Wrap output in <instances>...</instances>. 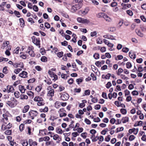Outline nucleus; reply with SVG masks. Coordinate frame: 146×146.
Instances as JSON below:
<instances>
[{"mask_svg":"<svg viewBox=\"0 0 146 146\" xmlns=\"http://www.w3.org/2000/svg\"><path fill=\"white\" fill-rule=\"evenodd\" d=\"M6 104L10 107L13 108L17 105L18 102L14 98L12 97L10 98V100L6 102Z\"/></svg>","mask_w":146,"mask_h":146,"instance_id":"f257e3e1","label":"nucleus"},{"mask_svg":"<svg viewBox=\"0 0 146 146\" xmlns=\"http://www.w3.org/2000/svg\"><path fill=\"white\" fill-rule=\"evenodd\" d=\"M47 90H48L47 94V96L52 97L54 96V91L52 89L51 87L50 86H48L47 88Z\"/></svg>","mask_w":146,"mask_h":146,"instance_id":"f03ea898","label":"nucleus"},{"mask_svg":"<svg viewBox=\"0 0 146 146\" xmlns=\"http://www.w3.org/2000/svg\"><path fill=\"white\" fill-rule=\"evenodd\" d=\"M33 47L32 46L28 47L27 50L26 51L27 53H28L31 56L34 57L35 56V54L33 51Z\"/></svg>","mask_w":146,"mask_h":146,"instance_id":"7ed1b4c3","label":"nucleus"},{"mask_svg":"<svg viewBox=\"0 0 146 146\" xmlns=\"http://www.w3.org/2000/svg\"><path fill=\"white\" fill-rule=\"evenodd\" d=\"M32 39L33 42L37 46H39L40 47V41L39 38H36L35 36H33L32 37Z\"/></svg>","mask_w":146,"mask_h":146,"instance_id":"20e7f679","label":"nucleus"},{"mask_svg":"<svg viewBox=\"0 0 146 146\" xmlns=\"http://www.w3.org/2000/svg\"><path fill=\"white\" fill-rule=\"evenodd\" d=\"M6 123L4 122V123L1 126V128L3 130H5L6 129H9L12 127V125L10 123H9L7 125H6Z\"/></svg>","mask_w":146,"mask_h":146,"instance_id":"39448f33","label":"nucleus"},{"mask_svg":"<svg viewBox=\"0 0 146 146\" xmlns=\"http://www.w3.org/2000/svg\"><path fill=\"white\" fill-rule=\"evenodd\" d=\"M77 21L80 23H88L90 22L89 20L84 19L81 17H78L77 19Z\"/></svg>","mask_w":146,"mask_h":146,"instance_id":"423d86ee","label":"nucleus"},{"mask_svg":"<svg viewBox=\"0 0 146 146\" xmlns=\"http://www.w3.org/2000/svg\"><path fill=\"white\" fill-rule=\"evenodd\" d=\"M65 112L66 111L64 108H60L58 111V113L59 114L60 117H62L66 116L67 114L65 113Z\"/></svg>","mask_w":146,"mask_h":146,"instance_id":"0eeeda50","label":"nucleus"},{"mask_svg":"<svg viewBox=\"0 0 146 146\" xmlns=\"http://www.w3.org/2000/svg\"><path fill=\"white\" fill-rule=\"evenodd\" d=\"M37 112L35 111L32 110L29 112V115L30 118L32 119H34V117L37 116Z\"/></svg>","mask_w":146,"mask_h":146,"instance_id":"6e6552de","label":"nucleus"},{"mask_svg":"<svg viewBox=\"0 0 146 146\" xmlns=\"http://www.w3.org/2000/svg\"><path fill=\"white\" fill-rule=\"evenodd\" d=\"M53 139L54 140L57 141V143H59L61 140V138L57 134L54 135L53 136Z\"/></svg>","mask_w":146,"mask_h":146,"instance_id":"1a4fd4ad","label":"nucleus"},{"mask_svg":"<svg viewBox=\"0 0 146 146\" xmlns=\"http://www.w3.org/2000/svg\"><path fill=\"white\" fill-rule=\"evenodd\" d=\"M69 97V95L67 93H64L62 94L61 96V99L63 100H67Z\"/></svg>","mask_w":146,"mask_h":146,"instance_id":"9d476101","label":"nucleus"},{"mask_svg":"<svg viewBox=\"0 0 146 146\" xmlns=\"http://www.w3.org/2000/svg\"><path fill=\"white\" fill-rule=\"evenodd\" d=\"M19 76L23 78H26L27 77V73L26 71H23L21 73L19 74Z\"/></svg>","mask_w":146,"mask_h":146,"instance_id":"9b49d317","label":"nucleus"},{"mask_svg":"<svg viewBox=\"0 0 146 146\" xmlns=\"http://www.w3.org/2000/svg\"><path fill=\"white\" fill-rule=\"evenodd\" d=\"M104 37L105 38L112 40H115V37L110 35H104Z\"/></svg>","mask_w":146,"mask_h":146,"instance_id":"f8f14e48","label":"nucleus"},{"mask_svg":"<svg viewBox=\"0 0 146 146\" xmlns=\"http://www.w3.org/2000/svg\"><path fill=\"white\" fill-rule=\"evenodd\" d=\"M19 89L21 93H24L26 89L25 88L24 86L21 85H20L19 87Z\"/></svg>","mask_w":146,"mask_h":146,"instance_id":"ddd939ff","label":"nucleus"},{"mask_svg":"<svg viewBox=\"0 0 146 146\" xmlns=\"http://www.w3.org/2000/svg\"><path fill=\"white\" fill-rule=\"evenodd\" d=\"M104 18L107 22H111L112 21V19L106 14L104 16Z\"/></svg>","mask_w":146,"mask_h":146,"instance_id":"4468645a","label":"nucleus"},{"mask_svg":"<svg viewBox=\"0 0 146 146\" xmlns=\"http://www.w3.org/2000/svg\"><path fill=\"white\" fill-rule=\"evenodd\" d=\"M135 31L137 34V35L141 37H143V34L142 33L140 30L138 29H136Z\"/></svg>","mask_w":146,"mask_h":146,"instance_id":"2eb2a0df","label":"nucleus"},{"mask_svg":"<svg viewBox=\"0 0 146 146\" xmlns=\"http://www.w3.org/2000/svg\"><path fill=\"white\" fill-rule=\"evenodd\" d=\"M89 11V9L88 8H86L85 9L84 11H80V12L83 15H85L87 14Z\"/></svg>","mask_w":146,"mask_h":146,"instance_id":"dca6fc26","label":"nucleus"},{"mask_svg":"<svg viewBox=\"0 0 146 146\" xmlns=\"http://www.w3.org/2000/svg\"><path fill=\"white\" fill-rule=\"evenodd\" d=\"M111 76V74L110 73H108L106 75L103 74L102 76V78H103L106 79H109Z\"/></svg>","mask_w":146,"mask_h":146,"instance_id":"f3484780","label":"nucleus"},{"mask_svg":"<svg viewBox=\"0 0 146 146\" xmlns=\"http://www.w3.org/2000/svg\"><path fill=\"white\" fill-rule=\"evenodd\" d=\"M43 99L41 97L37 96L35 97L34 98V101H37L38 102L41 101H43Z\"/></svg>","mask_w":146,"mask_h":146,"instance_id":"a211bd4d","label":"nucleus"},{"mask_svg":"<svg viewBox=\"0 0 146 146\" xmlns=\"http://www.w3.org/2000/svg\"><path fill=\"white\" fill-rule=\"evenodd\" d=\"M29 108V105H26L23 108L22 111L23 113L27 112Z\"/></svg>","mask_w":146,"mask_h":146,"instance_id":"6ab92c4d","label":"nucleus"},{"mask_svg":"<svg viewBox=\"0 0 146 146\" xmlns=\"http://www.w3.org/2000/svg\"><path fill=\"white\" fill-rule=\"evenodd\" d=\"M129 54L130 58L133 59H135L136 58L135 54L133 52H130L129 53Z\"/></svg>","mask_w":146,"mask_h":146,"instance_id":"aec40b11","label":"nucleus"},{"mask_svg":"<svg viewBox=\"0 0 146 146\" xmlns=\"http://www.w3.org/2000/svg\"><path fill=\"white\" fill-rule=\"evenodd\" d=\"M48 110V108L46 106L44 108H41L39 109V111L40 112H46Z\"/></svg>","mask_w":146,"mask_h":146,"instance_id":"412c9836","label":"nucleus"},{"mask_svg":"<svg viewBox=\"0 0 146 146\" xmlns=\"http://www.w3.org/2000/svg\"><path fill=\"white\" fill-rule=\"evenodd\" d=\"M7 92L8 93L11 92H12L13 90V88L9 86H7Z\"/></svg>","mask_w":146,"mask_h":146,"instance_id":"4be33fe9","label":"nucleus"},{"mask_svg":"<svg viewBox=\"0 0 146 146\" xmlns=\"http://www.w3.org/2000/svg\"><path fill=\"white\" fill-rule=\"evenodd\" d=\"M56 133L58 134H62L63 133V131L59 127H57L56 129Z\"/></svg>","mask_w":146,"mask_h":146,"instance_id":"5701e85b","label":"nucleus"},{"mask_svg":"<svg viewBox=\"0 0 146 146\" xmlns=\"http://www.w3.org/2000/svg\"><path fill=\"white\" fill-rule=\"evenodd\" d=\"M121 120L123 123H126V122L128 121L129 118L127 117H123L122 118Z\"/></svg>","mask_w":146,"mask_h":146,"instance_id":"b1692460","label":"nucleus"},{"mask_svg":"<svg viewBox=\"0 0 146 146\" xmlns=\"http://www.w3.org/2000/svg\"><path fill=\"white\" fill-rule=\"evenodd\" d=\"M9 44V41H7L5 42H4L1 47V48L4 49V48L7 46Z\"/></svg>","mask_w":146,"mask_h":146,"instance_id":"393cba45","label":"nucleus"},{"mask_svg":"<svg viewBox=\"0 0 146 146\" xmlns=\"http://www.w3.org/2000/svg\"><path fill=\"white\" fill-rule=\"evenodd\" d=\"M108 30L110 32H113L116 30V28L114 27H110L108 28Z\"/></svg>","mask_w":146,"mask_h":146,"instance_id":"a878e982","label":"nucleus"},{"mask_svg":"<svg viewBox=\"0 0 146 146\" xmlns=\"http://www.w3.org/2000/svg\"><path fill=\"white\" fill-rule=\"evenodd\" d=\"M27 94L28 96H30L32 98H33L34 97V93L31 91H29Z\"/></svg>","mask_w":146,"mask_h":146,"instance_id":"bb28decb","label":"nucleus"},{"mask_svg":"<svg viewBox=\"0 0 146 146\" xmlns=\"http://www.w3.org/2000/svg\"><path fill=\"white\" fill-rule=\"evenodd\" d=\"M105 15V14L103 13H100L97 15V17L99 18L102 17H103L104 18V16Z\"/></svg>","mask_w":146,"mask_h":146,"instance_id":"cd10ccee","label":"nucleus"},{"mask_svg":"<svg viewBox=\"0 0 146 146\" xmlns=\"http://www.w3.org/2000/svg\"><path fill=\"white\" fill-rule=\"evenodd\" d=\"M93 57L95 59H98L100 57L99 54L98 53H95Z\"/></svg>","mask_w":146,"mask_h":146,"instance_id":"c85d7f7f","label":"nucleus"},{"mask_svg":"<svg viewBox=\"0 0 146 146\" xmlns=\"http://www.w3.org/2000/svg\"><path fill=\"white\" fill-rule=\"evenodd\" d=\"M40 60H41L42 62H45L47 61V58L45 56H42Z\"/></svg>","mask_w":146,"mask_h":146,"instance_id":"c756f323","label":"nucleus"},{"mask_svg":"<svg viewBox=\"0 0 146 146\" xmlns=\"http://www.w3.org/2000/svg\"><path fill=\"white\" fill-rule=\"evenodd\" d=\"M28 98V96L24 94L22 95L20 98L21 100L23 99H27Z\"/></svg>","mask_w":146,"mask_h":146,"instance_id":"7c9ffc66","label":"nucleus"},{"mask_svg":"<svg viewBox=\"0 0 146 146\" xmlns=\"http://www.w3.org/2000/svg\"><path fill=\"white\" fill-rule=\"evenodd\" d=\"M74 5L76 7V8L77 9V10H78L79 9H80L82 6V5H81L77 3Z\"/></svg>","mask_w":146,"mask_h":146,"instance_id":"2f4dec72","label":"nucleus"},{"mask_svg":"<svg viewBox=\"0 0 146 146\" xmlns=\"http://www.w3.org/2000/svg\"><path fill=\"white\" fill-rule=\"evenodd\" d=\"M22 144L23 146H27L28 144L27 141L26 140H23L22 141Z\"/></svg>","mask_w":146,"mask_h":146,"instance_id":"473e14b6","label":"nucleus"},{"mask_svg":"<svg viewBox=\"0 0 146 146\" xmlns=\"http://www.w3.org/2000/svg\"><path fill=\"white\" fill-rule=\"evenodd\" d=\"M64 89V87L62 86H60L58 87V89L57 90L58 92H61Z\"/></svg>","mask_w":146,"mask_h":146,"instance_id":"72a5a7b5","label":"nucleus"},{"mask_svg":"<svg viewBox=\"0 0 146 146\" xmlns=\"http://www.w3.org/2000/svg\"><path fill=\"white\" fill-rule=\"evenodd\" d=\"M60 102H56L55 103V107L56 108H59L60 107Z\"/></svg>","mask_w":146,"mask_h":146,"instance_id":"f704fd0d","label":"nucleus"},{"mask_svg":"<svg viewBox=\"0 0 146 146\" xmlns=\"http://www.w3.org/2000/svg\"><path fill=\"white\" fill-rule=\"evenodd\" d=\"M24 124H21L19 126V128L20 131H23V130L24 129Z\"/></svg>","mask_w":146,"mask_h":146,"instance_id":"c9c22d12","label":"nucleus"},{"mask_svg":"<svg viewBox=\"0 0 146 146\" xmlns=\"http://www.w3.org/2000/svg\"><path fill=\"white\" fill-rule=\"evenodd\" d=\"M12 133V131L11 130H6L5 132V134L7 135H11Z\"/></svg>","mask_w":146,"mask_h":146,"instance_id":"e433bc0d","label":"nucleus"},{"mask_svg":"<svg viewBox=\"0 0 146 146\" xmlns=\"http://www.w3.org/2000/svg\"><path fill=\"white\" fill-rule=\"evenodd\" d=\"M83 80V78H78L76 80V82L77 83V84H80V83L82 82Z\"/></svg>","mask_w":146,"mask_h":146,"instance_id":"4c0bfd02","label":"nucleus"},{"mask_svg":"<svg viewBox=\"0 0 146 146\" xmlns=\"http://www.w3.org/2000/svg\"><path fill=\"white\" fill-rule=\"evenodd\" d=\"M14 13L17 16V17L18 18L20 17V14L19 11L15 10L14 11Z\"/></svg>","mask_w":146,"mask_h":146,"instance_id":"58836bf2","label":"nucleus"},{"mask_svg":"<svg viewBox=\"0 0 146 146\" xmlns=\"http://www.w3.org/2000/svg\"><path fill=\"white\" fill-rule=\"evenodd\" d=\"M44 104V103L43 101H39L37 103V105L39 106H43Z\"/></svg>","mask_w":146,"mask_h":146,"instance_id":"ea45409f","label":"nucleus"},{"mask_svg":"<svg viewBox=\"0 0 146 146\" xmlns=\"http://www.w3.org/2000/svg\"><path fill=\"white\" fill-rule=\"evenodd\" d=\"M97 34V32L96 31H94L91 32L90 33L91 36L92 37H94L96 36Z\"/></svg>","mask_w":146,"mask_h":146,"instance_id":"a19ab883","label":"nucleus"},{"mask_svg":"<svg viewBox=\"0 0 146 146\" xmlns=\"http://www.w3.org/2000/svg\"><path fill=\"white\" fill-rule=\"evenodd\" d=\"M135 138V137L134 135H131L129 136V141H131L134 140Z\"/></svg>","mask_w":146,"mask_h":146,"instance_id":"79ce46f5","label":"nucleus"},{"mask_svg":"<svg viewBox=\"0 0 146 146\" xmlns=\"http://www.w3.org/2000/svg\"><path fill=\"white\" fill-rule=\"evenodd\" d=\"M90 91L88 90H86L85 91L84 94L83 95L84 96L86 95H89L90 94Z\"/></svg>","mask_w":146,"mask_h":146,"instance_id":"37998d69","label":"nucleus"},{"mask_svg":"<svg viewBox=\"0 0 146 146\" xmlns=\"http://www.w3.org/2000/svg\"><path fill=\"white\" fill-rule=\"evenodd\" d=\"M111 138V136L110 135H108L106 137L105 139V140L106 141L108 142L109 141Z\"/></svg>","mask_w":146,"mask_h":146,"instance_id":"c03bdc74","label":"nucleus"},{"mask_svg":"<svg viewBox=\"0 0 146 146\" xmlns=\"http://www.w3.org/2000/svg\"><path fill=\"white\" fill-rule=\"evenodd\" d=\"M63 53L62 51L59 52L57 54V56L59 58H60L63 56Z\"/></svg>","mask_w":146,"mask_h":146,"instance_id":"a18cd8bd","label":"nucleus"},{"mask_svg":"<svg viewBox=\"0 0 146 146\" xmlns=\"http://www.w3.org/2000/svg\"><path fill=\"white\" fill-rule=\"evenodd\" d=\"M87 133H82L81 134V136L84 139H85L87 136Z\"/></svg>","mask_w":146,"mask_h":146,"instance_id":"49530a36","label":"nucleus"},{"mask_svg":"<svg viewBox=\"0 0 146 146\" xmlns=\"http://www.w3.org/2000/svg\"><path fill=\"white\" fill-rule=\"evenodd\" d=\"M129 49L127 47H125L123 48L122 51L123 52L127 53L129 51Z\"/></svg>","mask_w":146,"mask_h":146,"instance_id":"de8ad7c7","label":"nucleus"},{"mask_svg":"<svg viewBox=\"0 0 146 146\" xmlns=\"http://www.w3.org/2000/svg\"><path fill=\"white\" fill-rule=\"evenodd\" d=\"M78 10L76 8V7L74 5H73L71 9V10L72 12H75L76 11Z\"/></svg>","mask_w":146,"mask_h":146,"instance_id":"09e8293b","label":"nucleus"},{"mask_svg":"<svg viewBox=\"0 0 146 146\" xmlns=\"http://www.w3.org/2000/svg\"><path fill=\"white\" fill-rule=\"evenodd\" d=\"M92 118L94 119L93 121L95 122H99L100 121V119L98 117L96 118H93V117H92Z\"/></svg>","mask_w":146,"mask_h":146,"instance_id":"8fccbe9b","label":"nucleus"},{"mask_svg":"<svg viewBox=\"0 0 146 146\" xmlns=\"http://www.w3.org/2000/svg\"><path fill=\"white\" fill-rule=\"evenodd\" d=\"M79 133H81L82 132L83 130V129L82 127L78 128L76 129Z\"/></svg>","mask_w":146,"mask_h":146,"instance_id":"3c124183","label":"nucleus"},{"mask_svg":"<svg viewBox=\"0 0 146 146\" xmlns=\"http://www.w3.org/2000/svg\"><path fill=\"white\" fill-rule=\"evenodd\" d=\"M112 85L111 82H108L106 85V87L107 88H109Z\"/></svg>","mask_w":146,"mask_h":146,"instance_id":"603ef678","label":"nucleus"},{"mask_svg":"<svg viewBox=\"0 0 146 146\" xmlns=\"http://www.w3.org/2000/svg\"><path fill=\"white\" fill-rule=\"evenodd\" d=\"M120 111L121 113L123 114H126L127 112L126 110L123 108L121 109L120 110Z\"/></svg>","mask_w":146,"mask_h":146,"instance_id":"864d4df0","label":"nucleus"},{"mask_svg":"<svg viewBox=\"0 0 146 146\" xmlns=\"http://www.w3.org/2000/svg\"><path fill=\"white\" fill-rule=\"evenodd\" d=\"M46 116V115L44 113H42L40 115V117L42 118H44V122L46 120V118H45Z\"/></svg>","mask_w":146,"mask_h":146,"instance_id":"5fc2aeb1","label":"nucleus"},{"mask_svg":"<svg viewBox=\"0 0 146 146\" xmlns=\"http://www.w3.org/2000/svg\"><path fill=\"white\" fill-rule=\"evenodd\" d=\"M132 94L133 95H138L139 94L138 92L136 90H134L132 92Z\"/></svg>","mask_w":146,"mask_h":146,"instance_id":"6e6d98bb","label":"nucleus"},{"mask_svg":"<svg viewBox=\"0 0 146 146\" xmlns=\"http://www.w3.org/2000/svg\"><path fill=\"white\" fill-rule=\"evenodd\" d=\"M82 0H75V2L77 3V4L82 5Z\"/></svg>","mask_w":146,"mask_h":146,"instance_id":"4d7b16f0","label":"nucleus"},{"mask_svg":"<svg viewBox=\"0 0 146 146\" xmlns=\"http://www.w3.org/2000/svg\"><path fill=\"white\" fill-rule=\"evenodd\" d=\"M123 70L121 68H119L118 70V72L117 73V75H119L120 73H122L123 72Z\"/></svg>","mask_w":146,"mask_h":146,"instance_id":"13d9d810","label":"nucleus"},{"mask_svg":"<svg viewBox=\"0 0 146 146\" xmlns=\"http://www.w3.org/2000/svg\"><path fill=\"white\" fill-rule=\"evenodd\" d=\"M20 22L21 23V24H22V26H23L25 25V22L23 18H21L19 19Z\"/></svg>","mask_w":146,"mask_h":146,"instance_id":"bf43d9fd","label":"nucleus"},{"mask_svg":"<svg viewBox=\"0 0 146 146\" xmlns=\"http://www.w3.org/2000/svg\"><path fill=\"white\" fill-rule=\"evenodd\" d=\"M84 121L87 124L89 125L91 124V122L90 121L86 118H85Z\"/></svg>","mask_w":146,"mask_h":146,"instance_id":"052dcab7","label":"nucleus"},{"mask_svg":"<svg viewBox=\"0 0 146 146\" xmlns=\"http://www.w3.org/2000/svg\"><path fill=\"white\" fill-rule=\"evenodd\" d=\"M41 87L40 86H38L35 88V90L37 92H40L41 89Z\"/></svg>","mask_w":146,"mask_h":146,"instance_id":"680f3d73","label":"nucleus"},{"mask_svg":"<svg viewBox=\"0 0 146 146\" xmlns=\"http://www.w3.org/2000/svg\"><path fill=\"white\" fill-rule=\"evenodd\" d=\"M127 68H129L132 66V65L131 63L130 62H127L126 63Z\"/></svg>","mask_w":146,"mask_h":146,"instance_id":"e2e57ef3","label":"nucleus"},{"mask_svg":"<svg viewBox=\"0 0 146 146\" xmlns=\"http://www.w3.org/2000/svg\"><path fill=\"white\" fill-rule=\"evenodd\" d=\"M22 70V69L21 68H17L15 69L14 70V72L16 74H17L19 73L20 71Z\"/></svg>","mask_w":146,"mask_h":146,"instance_id":"0e129e2a","label":"nucleus"},{"mask_svg":"<svg viewBox=\"0 0 146 146\" xmlns=\"http://www.w3.org/2000/svg\"><path fill=\"white\" fill-rule=\"evenodd\" d=\"M91 76L92 77V79L93 80H96V78L94 74L93 73H92L91 74Z\"/></svg>","mask_w":146,"mask_h":146,"instance_id":"69168bd1","label":"nucleus"},{"mask_svg":"<svg viewBox=\"0 0 146 146\" xmlns=\"http://www.w3.org/2000/svg\"><path fill=\"white\" fill-rule=\"evenodd\" d=\"M35 80L34 78H33L28 80V83H33L35 81Z\"/></svg>","mask_w":146,"mask_h":146,"instance_id":"338daca9","label":"nucleus"},{"mask_svg":"<svg viewBox=\"0 0 146 146\" xmlns=\"http://www.w3.org/2000/svg\"><path fill=\"white\" fill-rule=\"evenodd\" d=\"M126 12L130 16H132L133 15V12L131 10H127Z\"/></svg>","mask_w":146,"mask_h":146,"instance_id":"774afa93","label":"nucleus"}]
</instances>
